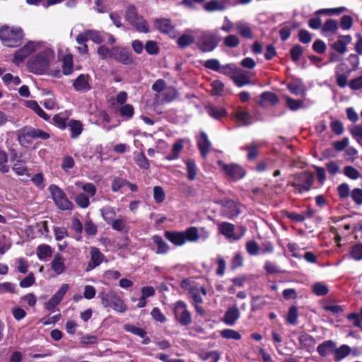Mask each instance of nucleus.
<instances>
[{"label": "nucleus", "instance_id": "27", "mask_svg": "<svg viewBox=\"0 0 362 362\" xmlns=\"http://www.w3.org/2000/svg\"><path fill=\"white\" fill-rule=\"evenodd\" d=\"M173 312L175 317H190V313L187 308V305L183 301H177L173 308Z\"/></svg>", "mask_w": 362, "mask_h": 362}, {"label": "nucleus", "instance_id": "56", "mask_svg": "<svg viewBox=\"0 0 362 362\" xmlns=\"http://www.w3.org/2000/svg\"><path fill=\"white\" fill-rule=\"evenodd\" d=\"M337 192L340 199H346L349 196L350 189L347 183H341L337 187Z\"/></svg>", "mask_w": 362, "mask_h": 362}, {"label": "nucleus", "instance_id": "15", "mask_svg": "<svg viewBox=\"0 0 362 362\" xmlns=\"http://www.w3.org/2000/svg\"><path fill=\"white\" fill-rule=\"evenodd\" d=\"M90 253V260L86 269L87 272L91 271L96 267L99 266L104 259L103 254L97 247H91Z\"/></svg>", "mask_w": 362, "mask_h": 362}, {"label": "nucleus", "instance_id": "59", "mask_svg": "<svg viewBox=\"0 0 362 362\" xmlns=\"http://www.w3.org/2000/svg\"><path fill=\"white\" fill-rule=\"evenodd\" d=\"M332 131L337 135H341L344 132L342 122L339 119L332 120L330 124Z\"/></svg>", "mask_w": 362, "mask_h": 362}, {"label": "nucleus", "instance_id": "17", "mask_svg": "<svg viewBox=\"0 0 362 362\" xmlns=\"http://www.w3.org/2000/svg\"><path fill=\"white\" fill-rule=\"evenodd\" d=\"M272 160L269 158L257 159L250 163V170L257 173H264L271 165Z\"/></svg>", "mask_w": 362, "mask_h": 362}, {"label": "nucleus", "instance_id": "21", "mask_svg": "<svg viewBox=\"0 0 362 362\" xmlns=\"http://www.w3.org/2000/svg\"><path fill=\"white\" fill-rule=\"evenodd\" d=\"M266 102L269 103L272 105H276L279 102V98L276 93L270 91H265L259 95L258 104L260 106L264 107Z\"/></svg>", "mask_w": 362, "mask_h": 362}, {"label": "nucleus", "instance_id": "41", "mask_svg": "<svg viewBox=\"0 0 362 362\" xmlns=\"http://www.w3.org/2000/svg\"><path fill=\"white\" fill-rule=\"evenodd\" d=\"M183 148V143L182 140L176 141L173 146L172 153L166 156V159L169 160H175L178 158L180 152Z\"/></svg>", "mask_w": 362, "mask_h": 362}, {"label": "nucleus", "instance_id": "4", "mask_svg": "<svg viewBox=\"0 0 362 362\" xmlns=\"http://www.w3.org/2000/svg\"><path fill=\"white\" fill-rule=\"evenodd\" d=\"M221 73L231 78L238 87H242L249 83V76L247 71L238 68L233 64L223 66Z\"/></svg>", "mask_w": 362, "mask_h": 362}, {"label": "nucleus", "instance_id": "51", "mask_svg": "<svg viewBox=\"0 0 362 362\" xmlns=\"http://www.w3.org/2000/svg\"><path fill=\"white\" fill-rule=\"evenodd\" d=\"M354 23L353 18L349 15H344L341 19L339 25L341 28L344 30H349Z\"/></svg>", "mask_w": 362, "mask_h": 362}, {"label": "nucleus", "instance_id": "30", "mask_svg": "<svg viewBox=\"0 0 362 362\" xmlns=\"http://www.w3.org/2000/svg\"><path fill=\"white\" fill-rule=\"evenodd\" d=\"M52 269L57 274H62L65 269L64 258L59 254L55 255L52 263Z\"/></svg>", "mask_w": 362, "mask_h": 362}, {"label": "nucleus", "instance_id": "5", "mask_svg": "<svg viewBox=\"0 0 362 362\" xmlns=\"http://www.w3.org/2000/svg\"><path fill=\"white\" fill-rule=\"evenodd\" d=\"M125 19L133 25L135 29L141 33L149 32L148 25L142 16H139L134 5H129L126 10Z\"/></svg>", "mask_w": 362, "mask_h": 362}, {"label": "nucleus", "instance_id": "18", "mask_svg": "<svg viewBox=\"0 0 362 362\" xmlns=\"http://www.w3.org/2000/svg\"><path fill=\"white\" fill-rule=\"evenodd\" d=\"M222 213L226 217L232 218L239 214V209L235 202L226 200L222 204Z\"/></svg>", "mask_w": 362, "mask_h": 362}, {"label": "nucleus", "instance_id": "3", "mask_svg": "<svg viewBox=\"0 0 362 362\" xmlns=\"http://www.w3.org/2000/svg\"><path fill=\"white\" fill-rule=\"evenodd\" d=\"M293 177V181L289 185L299 193L310 191L315 180L314 173L308 170L297 173Z\"/></svg>", "mask_w": 362, "mask_h": 362}, {"label": "nucleus", "instance_id": "47", "mask_svg": "<svg viewBox=\"0 0 362 362\" xmlns=\"http://www.w3.org/2000/svg\"><path fill=\"white\" fill-rule=\"evenodd\" d=\"M124 328L126 331L129 332L141 338H144L146 335V332L144 329L136 327L134 325L127 324L124 326Z\"/></svg>", "mask_w": 362, "mask_h": 362}, {"label": "nucleus", "instance_id": "38", "mask_svg": "<svg viewBox=\"0 0 362 362\" xmlns=\"http://www.w3.org/2000/svg\"><path fill=\"white\" fill-rule=\"evenodd\" d=\"M219 230L223 235L230 238L233 237L234 226L230 223L223 222L219 225Z\"/></svg>", "mask_w": 362, "mask_h": 362}, {"label": "nucleus", "instance_id": "43", "mask_svg": "<svg viewBox=\"0 0 362 362\" xmlns=\"http://www.w3.org/2000/svg\"><path fill=\"white\" fill-rule=\"evenodd\" d=\"M349 255L354 260L359 261L362 259V243H356L351 247Z\"/></svg>", "mask_w": 362, "mask_h": 362}, {"label": "nucleus", "instance_id": "37", "mask_svg": "<svg viewBox=\"0 0 362 362\" xmlns=\"http://www.w3.org/2000/svg\"><path fill=\"white\" fill-rule=\"evenodd\" d=\"M187 166V178L189 180H194L197 176V168L193 160L185 161Z\"/></svg>", "mask_w": 362, "mask_h": 362}, {"label": "nucleus", "instance_id": "42", "mask_svg": "<svg viewBox=\"0 0 362 362\" xmlns=\"http://www.w3.org/2000/svg\"><path fill=\"white\" fill-rule=\"evenodd\" d=\"M186 240L196 242L199 238V229L196 227H189L184 232Z\"/></svg>", "mask_w": 362, "mask_h": 362}, {"label": "nucleus", "instance_id": "24", "mask_svg": "<svg viewBox=\"0 0 362 362\" xmlns=\"http://www.w3.org/2000/svg\"><path fill=\"white\" fill-rule=\"evenodd\" d=\"M111 226L112 229L119 232H127L130 228L127 218L122 216H119L117 219L112 221L111 222Z\"/></svg>", "mask_w": 362, "mask_h": 362}, {"label": "nucleus", "instance_id": "26", "mask_svg": "<svg viewBox=\"0 0 362 362\" xmlns=\"http://www.w3.org/2000/svg\"><path fill=\"white\" fill-rule=\"evenodd\" d=\"M339 29L338 21L335 19H327L321 28L322 33H331L332 34H336Z\"/></svg>", "mask_w": 362, "mask_h": 362}, {"label": "nucleus", "instance_id": "54", "mask_svg": "<svg viewBox=\"0 0 362 362\" xmlns=\"http://www.w3.org/2000/svg\"><path fill=\"white\" fill-rule=\"evenodd\" d=\"M204 66L209 69H211L213 71L219 72H221V70L222 69V66H221L218 60L216 59H211L205 61L204 63Z\"/></svg>", "mask_w": 362, "mask_h": 362}, {"label": "nucleus", "instance_id": "58", "mask_svg": "<svg viewBox=\"0 0 362 362\" xmlns=\"http://www.w3.org/2000/svg\"><path fill=\"white\" fill-rule=\"evenodd\" d=\"M145 49L149 54L151 55H156L159 52V48L156 42L153 40H148L146 42Z\"/></svg>", "mask_w": 362, "mask_h": 362}, {"label": "nucleus", "instance_id": "44", "mask_svg": "<svg viewBox=\"0 0 362 362\" xmlns=\"http://www.w3.org/2000/svg\"><path fill=\"white\" fill-rule=\"evenodd\" d=\"M303 53V47L300 45H294L290 49L291 59L293 62H297Z\"/></svg>", "mask_w": 362, "mask_h": 362}, {"label": "nucleus", "instance_id": "2", "mask_svg": "<svg viewBox=\"0 0 362 362\" xmlns=\"http://www.w3.org/2000/svg\"><path fill=\"white\" fill-rule=\"evenodd\" d=\"M23 31L20 27L4 25L0 28V40L7 47H16L22 43Z\"/></svg>", "mask_w": 362, "mask_h": 362}, {"label": "nucleus", "instance_id": "22", "mask_svg": "<svg viewBox=\"0 0 362 362\" xmlns=\"http://www.w3.org/2000/svg\"><path fill=\"white\" fill-rule=\"evenodd\" d=\"M165 237L175 245H182L186 242L184 232H165Z\"/></svg>", "mask_w": 362, "mask_h": 362}, {"label": "nucleus", "instance_id": "60", "mask_svg": "<svg viewBox=\"0 0 362 362\" xmlns=\"http://www.w3.org/2000/svg\"><path fill=\"white\" fill-rule=\"evenodd\" d=\"M239 40L236 35H230L223 40V44L228 47H235L239 45Z\"/></svg>", "mask_w": 362, "mask_h": 362}, {"label": "nucleus", "instance_id": "9", "mask_svg": "<svg viewBox=\"0 0 362 362\" xmlns=\"http://www.w3.org/2000/svg\"><path fill=\"white\" fill-rule=\"evenodd\" d=\"M220 39L212 33H203L199 40V47L204 52L213 51L218 45Z\"/></svg>", "mask_w": 362, "mask_h": 362}, {"label": "nucleus", "instance_id": "53", "mask_svg": "<svg viewBox=\"0 0 362 362\" xmlns=\"http://www.w3.org/2000/svg\"><path fill=\"white\" fill-rule=\"evenodd\" d=\"M313 291L315 294L319 296H325L328 293L327 286L322 283H316L313 285Z\"/></svg>", "mask_w": 362, "mask_h": 362}, {"label": "nucleus", "instance_id": "50", "mask_svg": "<svg viewBox=\"0 0 362 362\" xmlns=\"http://www.w3.org/2000/svg\"><path fill=\"white\" fill-rule=\"evenodd\" d=\"M312 48L315 52L322 54L326 52L327 45L322 40L317 39L314 41Z\"/></svg>", "mask_w": 362, "mask_h": 362}, {"label": "nucleus", "instance_id": "40", "mask_svg": "<svg viewBox=\"0 0 362 362\" xmlns=\"http://www.w3.org/2000/svg\"><path fill=\"white\" fill-rule=\"evenodd\" d=\"M287 107L292 111H296L303 106V102L301 100H296L288 95H285Z\"/></svg>", "mask_w": 362, "mask_h": 362}, {"label": "nucleus", "instance_id": "55", "mask_svg": "<svg viewBox=\"0 0 362 362\" xmlns=\"http://www.w3.org/2000/svg\"><path fill=\"white\" fill-rule=\"evenodd\" d=\"M344 174L352 180H357L360 177L358 170L352 166H346L344 168Z\"/></svg>", "mask_w": 362, "mask_h": 362}, {"label": "nucleus", "instance_id": "23", "mask_svg": "<svg viewBox=\"0 0 362 362\" xmlns=\"http://www.w3.org/2000/svg\"><path fill=\"white\" fill-rule=\"evenodd\" d=\"M211 142L209 141L206 133L202 132L198 140V147L203 156H206L211 149Z\"/></svg>", "mask_w": 362, "mask_h": 362}, {"label": "nucleus", "instance_id": "8", "mask_svg": "<svg viewBox=\"0 0 362 362\" xmlns=\"http://www.w3.org/2000/svg\"><path fill=\"white\" fill-rule=\"evenodd\" d=\"M102 304L106 308H111L118 313H124L127 306L124 301L114 292H109L102 296Z\"/></svg>", "mask_w": 362, "mask_h": 362}, {"label": "nucleus", "instance_id": "29", "mask_svg": "<svg viewBox=\"0 0 362 362\" xmlns=\"http://www.w3.org/2000/svg\"><path fill=\"white\" fill-rule=\"evenodd\" d=\"M179 95L177 89L173 86L167 87L161 93L163 100L167 103H170L177 98Z\"/></svg>", "mask_w": 362, "mask_h": 362}, {"label": "nucleus", "instance_id": "39", "mask_svg": "<svg viewBox=\"0 0 362 362\" xmlns=\"http://www.w3.org/2000/svg\"><path fill=\"white\" fill-rule=\"evenodd\" d=\"M37 255L40 259H45L52 255L51 247L47 245H40L37 247Z\"/></svg>", "mask_w": 362, "mask_h": 362}, {"label": "nucleus", "instance_id": "61", "mask_svg": "<svg viewBox=\"0 0 362 362\" xmlns=\"http://www.w3.org/2000/svg\"><path fill=\"white\" fill-rule=\"evenodd\" d=\"M73 62L70 57H65L63 60L62 71L65 75H69L73 72Z\"/></svg>", "mask_w": 362, "mask_h": 362}, {"label": "nucleus", "instance_id": "52", "mask_svg": "<svg viewBox=\"0 0 362 362\" xmlns=\"http://www.w3.org/2000/svg\"><path fill=\"white\" fill-rule=\"evenodd\" d=\"M300 344L306 347H310L314 344V338L307 333L301 334L298 337Z\"/></svg>", "mask_w": 362, "mask_h": 362}, {"label": "nucleus", "instance_id": "28", "mask_svg": "<svg viewBox=\"0 0 362 362\" xmlns=\"http://www.w3.org/2000/svg\"><path fill=\"white\" fill-rule=\"evenodd\" d=\"M333 353H334V361L337 362L342 360L343 358H344L345 357L350 354L351 348L346 344H343L340 346L339 348L335 347Z\"/></svg>", "mask_w": 362, "mask_h": 362}, {"label": "nucleus", "instance_id": "10", "mask_svg": "<svg viewBox=\"0 0 362 362\" xmlns=\"http://www.w3.org/2000/svg\"><path fill=\"white\" fill-rule=\"evenodd\" d=\"M111 58L125 65L134 63L132 54L126 48L114 47L112 48Z\"/></svg>", "mask_w": 362, "mask_h": 362}, {"label": "nucleus", "instance_id": "16", "mask_svg": "<svg viewBox=\"0 0 362 362\" xmlns=\"http://www.w3.org/2000/svg\"><path fill=\"white\" fill-rule=\"evenodd\" d=\"M90 78L88 75L80 74L74 81L73 86L77 91L86 92L91 89Z\"/></svg>", "mask_w": 362, "mask_h": 362}, {"label": "nucleus", "instance_id": "13", "mask_svg": "<svg viewBox=\"0 0 362 362\" xmlns=\"http://www.w3.org/2000/svg\"><path fill=\"white\" fill-rule=\"evenodd\" d=\"M35 50V45L33 42H29L22 48L17 50L14 55L13 61L16 64L22 62L26 57Z\"/></svg>", "mask_w": 362, "mask_h": 362}, {"label": "nucleus", "instance_id": "45", "mask_svg": "<svg viewBox=\"0 0 362 362\" xmlns=\"http://www.w3.org/2000/svg\"><path fill=\"white\" fill-rule=\"evenodd\" d=\"M331 47L339 54H343L347 52V45L346 42L339 38V36H338L337 41L331 45Z\"/></svg>", "mask_w": 362, "mask_h": 362}, {"label": "nucleus", "instance_id": "49", "mask_svg": "<svg viewBox=\"0 0 362 362\" xmlns=\"http://www.w3.org/2000/svg\"><path fill=\"white\" fill-rule=\"evenodd\" d=\"M298 40L303 44H309L312 41L311 33L305 29H300L298 33Z\"/></svg>", "mask_w": 362, "mask_h": 362}, {"label": "nucleus", "instance_id": "6", "mask_svg": "<svg viewBox=\"0 0 362 362\" xmlns=\"http://www.w3.org/2000/svg\"><path fill=\"white\" fill-rule=\"evenodd\" d=\"M18 140L21 145L28 144L27 137L32 139H48L50 136L48 133L40 129H35L32 127L25 126L17 131Z\"/></svg>", "mask_w": 362, "mask_h": 362}, {"label": "nucleus", "instance_id": "32", "mask_svg": "<svg viewBox=\"0 0 362 362\" xmlns=\"http://www.w3.org/2000/svg\"><path fill=\"white\" fill-rule=\"evenodd\" d=\"M69 127L71 130V136L73 139L77 138L82 132L83 125L81 122L78 120H71L69 122Z\"/></svg>", "mask_w": 362, "mask_h": 362}, {"label": "nucleus", "instance_id": "36", "mask_svg": "<svg viewBox=\"0 0 362 362\" xmlns=\"http://www.w3.org/2000/svg\"><path fill=\"white\" fill-rule=\"evenodd\" d=\"M208 114L213 118L218 119L226 115V111L223 107L210 106L207 108Z\"/></svg>", "mask_w": 362, "mask_h": 362}, {"label": "nucleus", "instance_id": "64", "mask_svg": "<svg viewBox=\"0 0 362 362\" xmlns=\"http://www.w3.org/2000/svg\"><path fill=\"white\" fill-rule=\"evenodd\" d=\"M351 198L357 205L362 204V189L354 188L351 192Z\"/></svg>", "mask_w": 362, "mask_h": 362}, {"label": "nucleus", "instance_id": "35", "mask_svg": "<svg viewBox=\"0 0 362 362\" xmlns=\"http://www.w3.org/2000/svg\"><path fill=\"white\" fill-rule=\"evenodd\" d=\"M100 211L103 219L107 223H110L112 221H114L116 216V212L112 207L109 206H105L100 210Z\"/></svg>", "mask_w": 362, "mask_h": 362}, {"label": "nucleus", "instance_id": "46", "mask_svg": "<svg viewBox=\"0 0 362 362\" xmlns=\"http://www.w3.org/2000/svg\"><path fill=\"white\" fill-rule=\"evenodd\" d=\"M194 42V37L190 35L184 34L177 40V45L181 48H185Z\"/></svg>", "mask_w": 362, "mask_h": 362}, {"label": "nucleus", "instance_id": "7", "mask_svg": "<svg viewBox=\"0 0 362 362\" xmlns=\"http://www.w3.org/2000/svg\"><path fill=\"white\" fill-rule=\"evenodd\" d=\"M52 198L56 206L61 210H72L74 204L70 202L65 192L55 185H52L49 187Z\"/></svg>", "mask_w": 362, "mask_h": 362}, {"label": "nucleus", "instance_id": "63", "mask_svg": "<svg viewBox=\"0 0 362 362\" xmlns=\"http://www.w3.org/2000/svg\"><path fill=\"white\" fill-rule=\"evenodd\" d=\"M119 113L123 117L131 118L134 113V107L130 104L124 105L120 108Z\"/></svg>", "mask_w": 362, "mask_h": 362}, {"label": "nucleus", "instance_id": "20", "mask_svg": "<svg viewBox=\"0 0 362 362\" xmlns=\"http://www.w3.org/2000/svg\"><path fill=\"white\" fill-rule=\"evenodd\" d=\"M234 118L238 126L247 125L249 123V114L247 108L238 107L234 112Z\"/></svg>", "mask_w": 362, "mask_h": 362}, {"label": "nucleus", "instance_id": "31", "mask_svg": "<svg viewBox=\"0 0 362 362\" xmlns=\"http://www.w3.org/2000/svg\"><path fill=\"white\" fill-rule=\"evenodd\" d=\"M204 8L209 12L224 11L226 9V5L223 2L211 0L204 6Z\"/></svg>", "mask_w": 362, "mask_h": 362}, {"label": "nucleus", "instance_id": "34", "mask_svg": "<svg viewBox=\"0 0 362 362\" xmlns=\"http://www.w3.org/2000/svg\"><path fill=\"white\" fill-rule=\"evenodd\" d=\"M26 105L28 107L35 111L40 117L43 118L45 120H48L49 119V117L47 115V114H46L45 112L39 106L36 101H27Z\"/></svg>", "mask_w": 362, "mask_h": 362}, {"label": "nucleus", "instance_id": "1", "mask_svg": "<svg viewBox=\"0 0 362 362\" xmlns=\"http://www.w3.org/2000/svg\"><path fill=\"white\" fill-rule=\"evenodd\" d=\"M54 57V52L47 49L40 52L36 57L30 58L27 63L28 68L34 74H45L48 70L50 61Z\"/></svg>", "mask_w": 362, "mask_h": 362}, {"label": "nucleus", "instance_id": "19", "mask_svg": "<svg viewBox=\"0 0 362 362\" xmlns=\"http://www.w3.org/2000/svg\"><path fill=\"white\" fill-rule=\"evenodd\" d=\"M154 25L156 29L161 33L168 34L170 35L174 34V27L169 19L160 18L154 21Z\"/></svg>", "mask_w": 362, "mask_h": 362}, {"label": "nucleus", "instance_id": "62", "mask_svg": "<svg viewBox=\"0 0 362 362\" xmlns=\"http://www.w3.org/2000/svg\"><path fill=\"white\" fill-rule=\"evenodd\" d=\"M153 197L156 202H162L164 201L165 194L161 187L156 186L153 187Z\"/></svg>", "mask_w": 362, "mask_h": 362}, {"label": "nucleus", "instance_id": "12", "mask_svg": "<svg viewBox=\"0 0 362 362\" xmlns=\"http://www.w3.org/2000/svg\"><path fill=\"white\" fill-rule=\"evenodd\" d=\"M68 288V284H63L57 293L45 304V308L48 310L54 309L61 302Z\"/></svg>", "mask_w": 362, "mask_h": 362}, {"label": "nucleus", "instance_id": "57", "mask_svg": "<svg viewBox=\"0 0 362 362\" xmlns=\"http://www.w3.org/2000/svg\"><path fill=\"white\" fill-rule=\"evenodd\" d=\"M221 335L225 339H233L238 340L241 338L240 334L238 332L229 329L221 330Z\"/></svg>", "mask_w": 362, "mask_h": 362}, {"label": "nucleus", "instance_id": "48", "mask_svg": "<svg viewBox=\"0 0 362 362\" xmlns=\"http://www.w3.org/2000/svg\"><path fill=\"white\" fill-rule=\"evenodd\" d=\"M88 40H92L95 43L100 44L104 41V37L99 31L94 30H89L86 31Z\"/></svg>", "mask_w": 362, "mask_h": 362}, {"label": "nucleus", "instance_id": "11", "mask_svg": "<svg viewBox=\"0 0 362 362\" xmlns=\"http://www.w3.org/2000/svg\"><path fill=\"white\" fill-rule=\"evenodd\" d=\"M218 164L224 170L226 173L234 180L242 178L246 173L245 170L238 165H227L222 161H219Z\"/></svg>", "mask_w": 362, "mask_h": 362}, {"label": "nucleus", "instance_id": "25", "mask_svg": "<svg viewBox=\"0 0 362 362\" xmlns=\"http://www.w3.org/2000/svg\"><path fill=\"white\" fill-rule=\"evenodd\" d=\"M335 348V342H334L332 340H327L317 347V351L320 356H325L328 352L333 353Z\"/></svg>", "mask_w": 362, "mask_h": 362}, {"label": "nucleus", "instance_id": "33", "mask_svg": "<svg viewBox=\"0 0 362 362\" xmlns=\"http://www.w3.org/2000/svg\"><path fill=\"white\" fill-rule=\"evenodd\" d=\"M153 241L157 245L156 253L165 254L168 251V245L159 235H154L152 238Z\"/></svg>", "mask_w": 362, "mask_h": 362}, {"label": "nucleus", "instance_id": "14", "mask_svg": "<svg viewBox=\"0 0 362 362\" xmlns=\"http://www.w3.org/2000/svg\"><path fill=\"white\" fill-rule=\"evenodd\" d=\"M288 90L293 95L305 96L306 94V87L301 79H292L287 85Z\"/></svg>", "mask_w": 362, "mask_h": 362}]
</instances>
